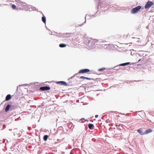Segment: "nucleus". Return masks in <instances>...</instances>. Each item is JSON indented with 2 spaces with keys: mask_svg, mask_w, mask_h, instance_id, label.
<instances>
[{
  "mask_svg": "<svg viewBox=\"0 0 154 154\" xmlns=\"http://www.w3.org/2000/svg\"><path fill=\"white\" fill-rule=\"evenodd\" d=\"M12 8L13 9H17L16 8V6L14 5H12Z\"/></svg>",
  "mask_w": 154,
  "mask_h": 154,
  "instance_id": "16",
  "label": "nucleus"
},
{
  "mask_svg": "<svg viewBox=\"0 0 154 154\" xmlns=\"http://www.w3.org/2000/svg\"><path fill=\"white\" fill-rule=\"evenodd\" d=\"M11 107V105H9V104H8L7 106H6V108H5V111L6 112H7L8 111V110H9V109H10V108Z\"/></svg>",
  "mask_w": 154,
  "mask_h": 154,
  "instance_id": "10",
  "label": "nucleus"
},
{
  "mask_svg": "<svg viewBox=\"0 0 154 154\" xmlns=\"http://www.w3.org/2000/svg\"><path fill=\"white\" fill-rule=\"evenodd\" d=\"M137 132L141 135H143L144 134V132L143 133L141 129H139L137 130Z\"/></svg>",
  "mask_w": 154,
  "mask_h": 154,
  "instance_id": "9",
  "label": "nucleus"
},
{
  "mask_svg": "<svg viewBox=\"0 0 154 154\" xmlns=\"http://www.w3.org/2000/svg\"><path fill=\"white\" fill-rule=\"evenodd\" d=\"M42 20L43 22L45 23L46 22V19L45 17L43 16L42 17Z\"/></svg>",
  "mask_w": 154,
  "mask_h": 154,
  "instance_id": "12",
  "label": "nucleus"
},
{
  "mask_svg": "<svg viewBox=\"0 0 154 154\" xmlns=\"http://www.w3.org/2000/svg\"><path fill=\"white\" fill-rule=\"evenodd\" d=\"M66 45L63 44H60L59 46L61 48H63L66 47Z\"/></svg>",
  "mask_w": 154,
  "mask_h": 154,
  "instance_id": "15",
  "label": "nucleus"
},
{
  "mask_svg": "<svg viewBox=\"0 0 154 154\" xmlns=\"http://www.w3.org/2000/svg\"><path fill=\"white\" fill-rule=\"evenodd\" d=\"M152 131V129H151L149 128L147 130H146L144 132V134H147L151 132Z\"/></svg>",
  "mask_w": 154,
  "mask_h": 154,
  "instance_id": "6",
  "label": "nucleus"
},
{
  "mask_svg": "<svg viewBox=\"0 0 154 154\" xmlns=\"http://www.w3.org/2000/svg\"><path fill=\"white\" fill-rule=\"evenodd\" d=\"M154 5V3L151 1H148L146 4L145 8V9H149Z\"/></svg>",
  "mask_w": 154,
  "mask_h": 154,
  "instance_id": "2",
  "label": "nucleus"
},
{
  "mask_svg": "<svg viewBox=\"0 0 154 154\" xmlns=\"http://www.w3.org/2000/svg\"><path fill=\"white\" fill-rule=\"evenodd\" d=\"M57 83L58 84H60V85H64L66 86L67 85L66 82L64 81H59L57 82Z\"/></svg>",
  "mask_w": 154,
  "mask_h": 154,
  "instance_id": "5",
  "label": "nucleus"
},
{
  "mask_svg": "<svg viewBox=\"0 0 154 154\" xmlns=\"http://www.w3.org/2000/svg\"><path fill=\"white\" fill-rule=\"evenodd\" d=\"M11 98V96L10 94L8 95L5 98V100L6 101H8L10 100Z\"/></svg>",
  "mask_w": 154,
  "mask_h": 154,
  "instance_id": "8",
  "label": "nucleus"
},
{
  "mask_svg": "<svg viewBox=\"0 0 154 154\" xmlns=\"http://www.w3.org/2000/svg\"><path fill=\"white\" fill-rule=\"evenodd\" d=\"M20 4H21V5H22L23 7H26L28 6L25 3H23V2H21Z\"/></svg>",
  "mask_w": 154,
  "mask_h": 154,
  "instance_id": "13",
  "label": "nucleus"
},
{
  "mask_svg": "<svg viewBox=\"0 0 154 154\" xmlns=\"http://www.w3.org/2000/svg\"><path fill=\"white\" fill-rule=\"evenodd\" d=\"M104 69H105V68H101V69H99L98 70V71H103Z\"/></svg>",
  "mask_w": 154,
  "mask_h": 154,
  "instance_id": "17",
  "label": "nucleus"
},
{
  "mask_svg": "<svg viewBox=\"0 0 154 154\" xmlns=\"http://www.w3.org/2000/svg\"><path fill=\"white\" fill-rule=\"evenodd\" d=\"M85 79H88V80H91V79H92L91 78H88V77H85Z\"/></svg>",
  "mask_w": 154,
  "mask_h": 154,
  "instance_id": "18",
  "label": "nucleus"
},
{
  "mask_svg": "<svg viewBox=\"0 0 154 154\" xmlns=\"http://www.w3.org/2000/svg\"><path fill=\"white\" fill-rule=\"evenodd\" d=\"M141 6H137L131 9V13L132 14L137 13L141 8Z\"/></svg>",
  "mask_w": 154,
  "mask_h": 154,
  "instance_id": "1",
  "label": "nucleus"
},
{
  "mask_svg": "<svg viewBox=\"0 0 154 154\" xmlns=\"http://www.w3.org/2000/svg\"><path fill=\"white\" fill-rule=\"evenodd\" d=\"M130 43L132 44V43H133V42H130Z\"/></svg>",
  "mask_w": 154,
  "mask_h": 154,
  "instance_id": "22",
  "label": "nucleus"
},
{
  "mask_svg": "<svg viewBox=\"0 0 154 154\" xmlns=\"http://www.w3.org/2000/svg\"><path fill=\"white\" fill-rule=\"evenodd\" d=\"M98 115H96L95 116V117L96 118H97V117H98Z\"/></svg>",
  "mask_w": 154,
  "mask_h": 154,
  "instance_id": "20",
  "label": "nucleus"
},
{
  "mask_svg": "<svg viewBox=\"0 0 154 154\" xmlns=\"http://www.w3.org/2000/svg\"><path fill=\"white\" fill-rule=\"evenodd\" d=\"M90 41H88V44H89L90 43Z\"/></svg>",
  "mask_w": 154,
  "mask_h": 154,
  "instance_id": "21",
  "label": "nucleus"
},
{
  "mask_svg": "<svg viewBox=\"0 0 154 154\" xmlns=\"http://www.w3.org/2000/svg\"><path fill=\"white\" fill-rule=\"evenodd\" d=\"M89 128L91 130H93L94 129V125L92 124H89L88 125Z\"/></svg>",
  "mask_w": 154,
  "mask_h": 154,
  "instance_id": "7",
  "label": "nucleus"
},
{
  "mask_svg": "<svg viewBox=\"0 0 154 154\" xmlns=\"http://www.w3.org/2000/svg\"><path fill=\"white\" fill-rule=\"evenodd\" d=\"M50 89V88L48 86H44L41 87L40 88V90L42 91H44L45 90H49Z\"/></svg>",
  "mask_w": 154,
  "mask_h": 154,
  "instance_id": "3",
  "label": "nucleus"
},
{
  "mask_svg": "<svg viewBox=\"0 0 154 154\" xmlns=\"http://www.w3.org/2000/svg\"><path fill=\"white\" fill-rule=\"evenodd\" d=\"M48 136L47 135H44L43 137V139L45 141H46L48 139Z\"/></svg>",
  "mask_w": 154,
  "mask_h": 154,
  "instance_id": "14",
  "label": "nucleus"
},
{
  "mask_svg": "<svg viewBox=\"0 0 154 154\" xmlns=\"http://www.w3.org/2000/svg\"><path fill=\"white\" fill-rule=\"evenodd\" d=\"M130 63V62H128L126 63H125L122 64H120L119 65L120 66H125L129 64Z\"/></svg>",
  "mask_w": 154,
  "mask_h": 154,
  "instance_id": "11",
  "label": "nucleus"
},
{
  "mask_svg": "<svg viewBox=\"0 0 154 154\" xmlns=\"http://www.w3.org/2000/svg\"><path fill=\"white\" fill-rule=\"evenodd\" d=\"M90 71L89 69H81L79 71V73H85L88 72Z\"/></svg>",
  "mask_w": 154,
  "mask_h": 154,
  "instance_id": "4",
  "label": "nucleus"
},
{
  "mask_svg": "<svg viewBox=\"0 0 154 154\" xmlns=\"http://www.w3.org/2000/svg\"><path fill=\"white\" fill-rule=\"evenodd\" d=\"M85 77H84L83 76H81L80 77V79H85Z\"/></svg>",
  "mask_w": 154,
  "mask_h": 154,
  "instance_id": "19",
  "label": "nucleus"
}]
</instances>
